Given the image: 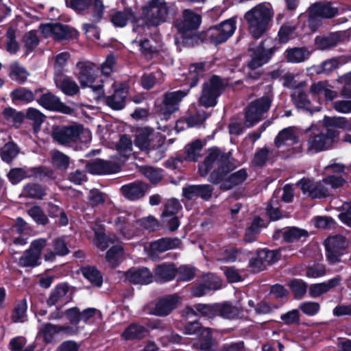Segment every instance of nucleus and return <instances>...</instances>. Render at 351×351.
Wrapping results in <instances>:
<instances>
[{
    "label": "nucleus",
    "mask_w": 351,
    "mask_h": 351,
    "mask_svg": "<svg viewBox=\"0 0 351 351\" xmlns=\"http://www.w3.org/2000/svg\"><path fill=\"white\" fill-rule=\"evenodd\" d=\"M274 14L271 5L265 2L256 5L245 13L243 18L253 38H260L269 30Z\"/></svg>",
    "instance_id": "f257e3e1"
},
{
    "label": "nucleus",
    "mask_w": 351,
    "mask_h": 351,
    "mask_svg": "<svg viewBox=\"0 0 351 351\" xmlns=\"http://www.w3.org/2000/svg\"><path fill=\"white\" fill-rule=\"evenodd\" d=\"M234 167L230 154H223L218 149L213 148L210 149L208 156L199 166V171L202 176H205L212 168H215L210 176V181L218 184Z\"/></svg>",
    "instance_id": "f03ea898"
},
{
    "label": "nucleus",
    "mask_w": 351,
    "mask_h": 351,
    "mask_svg": "<svg viewBox=\"0 0 351 351\" xmlns=\"http://www.w3.org/2000/svg\"><path fill=\"white\" fill-rule=\"evenodd\" d=\"M117 231L119 236H114L112 238L107 236L104 232L103 225L95 223L93 227L95 232L94 244L101 250H105L110 243L118 241L120 237L130 239L135 235L133 225L128 221L125 216H119L114 219Z\"/></svg>",
    "instance_id": "7ed1b4c3"
},
{
    "label": "nucleus",
    "mask_w": 351,
    "mask_h": 351,
    "mask_svg": "<svg viewBox=\"0 0 351 351\" xmlns=\"http://www.w3.org/2000/svg\"><path fill=\"white\" fill-rule=\"evenodd\" d=\"M173 13V6L165 0H151L143 8L144 20L151 26H157L166 22Z\"/></svg>",
    "instance_id": "20e7f679"
},
{
    "label": "nucleus",
    "mask_w": 351,
    "mask_h": 351,
    "mask_svg": "<svg viewBox=\"0 0 351 351\" xmlns=\"http://www.w3.org/2000/svg\"><path fill=\"white\" fill-rule=\"evenodd\" d=\"M272 100L273 95L269 90L263 97L252 101L246 109L244 125L250 128L261 121L269 110Z\"/></svg>",
    "instance_id": "39448f33"
},
{
    "label": "nucleus",
    "mask_w": 351,
    "mask_h": 351,
    "mask_svg": "<svg viewBox=\"0 0 351 351\" xmlns=\"http://www.w3.org/2000/svg\"><path fill=\"white\" fill-rule=\"evenodd\" d=\"M54 139L62 145H71L76 142L86 143L91 140V133L80 125L64 127L53 133Z\"/></svg>",
    "instance_id": "423d86ee"
},
{
    "label": "nucleus",
    "mask_w": 351,
    "mask_h": 351,
    "mask_svg": "<svg viewBox=\"0 0 351 351\" xmlns=\"http://www.w3.org/2000/svg\"><path fill=\"white\" fill-rule=\"evenodd\" d=\"M335 137V132L328 128L311 134L306 140V152L315 154L329 149L334 143Z\"/></svg>",
    "instance_id": "0eeeda50"
},
{
    "label": "nucleus",
    "mask_w": 351,
    "mask_h": 351,
    "mask_svg": "<svg viewBox=\"0 0 351 351\" xmlns=\"http://www.w3.org/2000/svg\"><path fill=\"white\" fill-rule=\"evenodd\" d=\"M77 66L79 69L77 79L82 88L89 87L93 92H99L102 89L103 81L97 75L93 64L80 62Z\"/></svg>",
    "instance_id": "6e6552de"
},
{
    "label": "nucleus",
    "mask_w": 351,
    "mask_h": 351,
    "mask_svg": "<svg viewBox=\"0 0 351 351\" xmlns=\"http://www.w3.org/2000/svg\"><path fill=\"white\" fill-rule=\"evenodd\" d=\"M236 28V21L233 19H229L218 25L210 27L207 32V37L210 43L219 45L226 42L231 37Z\"/></svg>",
    "instance_id": "1a4fd4ad"
},
{
    "label": "nucleus",
    "mask_w": 351,
    "mask_h": 351,
    "mask_svg": "<svg viewBox=\"0 0 351 351\" xmlns=\"http://www.w3.org/2000/svg\"><path fill=\"white\" fill-rule=\"evenodd\" d=\"M223 90V84L220 78L213 76L204 84L202 93L199 98L200 104L206 107L213 106L216 104V99Z\"/></svg>",
    "instance_id": "9d476101"
},
{
    "label": "nucleus",
    "mask_w": 351,
    "mask_h": 351,
    "mask_svg": "<svg viewBox=\"0 0 351 351\" xmlns=\"http://www.w3.org/2000/svg\"><path fill=\"white\" fill-rule=\"evenodd\" d=\"M271 39H266L263 41L256 50L251 55L252 59L248 64L251 69H256L267 63L272 57L273 54L278 49L276 45L270 46Z\"/></svg>",
    "instance_id": "9b49d317"
},
{
    "label": "nucleus",
    "mask_w": 351,
    "mask_h": 351,
    "mask_svg": "<svg viewBox=\"0 0 351 351\" xmlns=\"http://www.w3.org/2000/svg\"><path fill=\"white\" fill-rule=\"evenodd\" d=\"M302 193L310 197L322 198L330 195L329 186H326L324 178L318 182H314L308 178H302L297 184Z\"/></svg>",
    "instance_id": "f8f14e48"
},
{
    "label": "nucleus",
    "mask_w": 351,
    "mask_h": 351,
    "mask_svg": "<svg viewBox=\"0 0 351 351\" xmlns=\"http://www.w3.org/2000/svg\"><path fill=\"white\" fill-rule=\"evenodd\" d=\"M136 146L143 151L154 149L163 143L161 135L145 128L139 130L134 141Z\"/></svg>",
    "instance_id": "ddd939ff"
},
{
    "label": "nucleus",
    "mask_w": 351,
    "mask_h": 351,
    "mask_svg": "<svg viewBox=\"0 0 351 351\" xmlns=\"http://www.w3.org/2000/svg\"><path fill=\"white\" fill-rule=\"evenodd\" d=\"M339 9L330 3H316L310 7L308 10L309 25L313 28V23L317 18L330 19L338 14Z\"/></svg>",
    "instance_id": "4468645a"
},
{
    "label": "nucleus",
    "mask_w": 351,
    "mask_h": 351,
    "mask_svg": "<svg viewBox=\"0 0 351 351\" xmlns=\"http://www.w3.org/2000/svg\"><path fill=\"white\" fill-rule=\"evenodd\" d=\"M348 246V242L344 237L336 235L328 237L325 241L326 256L330 262L339 260L342 252Z\"/></svg>",
    "instance_id": "2eb2a0df"
},
{
    "label": "nucleus",
    "mask_w": 351,
    "mask_h": 351,
    "mask_svg": "<svg viewBox=\"0 0 351 351\" xmlns=\"http://www.w3.org/2000/svg\"><path fill=\"white\" fill-rule=\"evenodd\" d=\"M38 104L44 108L53 111H58L66 114H71L73 110L61 102L60 99L50 92L43 94L37 99Z\"/></svg>",
    "instance_id": "dca6fc26"
},
{
    "label": "nucleus",
    "mask_w": 351,
    "mask_h": 351,
    "mask_svg": "<svg viewBox=\"0 0 351 351\" xmlns=\"http://www.w3.org/2000/svg\"><path fill=\"white\" fill-rule=\"evenodd\" d=\"M189 90H177L167 93L165 95L163 99V108L162 114L165 119H167L169 116L178 110L180 101L187 95Z\"/></svg>",
    "instance_id": "f3484780"
},
{
    "label": "nucleus",
    "mask_w": 351,
    "mask_h": 351,
    "mask_svg": "<svg viewBox=\"0 0 351 351\" xmlns=\"http://www.w3.org/2000/svg\"><path fill=\"white\" fill-rule=\"evenodd\" d=\"M201 23V16L191 10H184L182 19L176 21L175 26L180 32L185 33L199 27Z\"/></svg>",
    "instance_id": "a211bd4d"
},
{
    "label": "nucleus",
    "mask_w": 351,
    "mask_h": 351,
    "mask_svg": "<svg viewBox=\"0 0 351 351\" xmlns=\"http://www.w3.org/2000/svg\"><path fill=\"white\" fill-rule=\"evenodd\" d=\"M178 239L163 238L152 242L149 245L148 256L152 260H156L158 254L169 250L176 249L180 245Z\"/></svg>",
    "instance_id": "6ab92c4d"
},
{
    "label": "nucleus",
    "mask_w": 351,
    "mask_h": 351,
    "mask_svg": "<svg viewBox=\"0 0 351 351\" xmlns=\"http://www.w3.org/2000/svg\"><path fill=\"white\" fill-rule=\"evenodd\" d=\"M180 303V298L177 294L168 295L160 300L152 309V314L157 316L169 315Z\"/></svg>",
    "instance_id": "aec40b11"
},
{
    "label": "nucleus",
    "mask_w": 351,
    "mask_h": 351,
    "mask_svg": "<svg viewBox=\"0 0 351 351\" xmlns=\"http://www.w3.org/2000/svg\"><path fill=\"white\" fill-rule=\"evenodd\" d=\"M213 191V189L209 184L189 185L182 189V195L188 200L197 197L208 200L210 198Z\"/></svg>",
    "instance_id": "412c9836"
},
{
    "label": "nucleus",
    "mask_w": 351,
    "mask_h": 351,
    "mask_svg": "<svg viewBox=\"0 0 351 351\" xmlns=\"http://www.w3.org/2000/svg\"><path fill=\"white\" fill-rule=\"evenodd\" d=\"M86 171L92 174H110L119 171L120 167L112 161L96 159L86 166Z\"/></svg>",
    "instance_id": "4be33fe9"
},
{
    "label": "nucleus",
    "mask_w": 351,
    "mask_h": 351,
    "mask_svg": "<svg viewBox=\"0 0 351 351\" xmlns=\"http://www.w3.org/2000/svg\"><path fill=\"white\" fill-rule=\"evenodd\" d=\"M125 280L133 284L148 285L153 280L151 271L146 267L130 269L123 272Z\"/></svg>",
    "instance_id": "5701e85b"
},
{
    "label": "nucleus",
    "mask_w": 351,
    "mask_h": 351,
    "mask_svg": "<svg viewBox=\"0 0 351 351\" xmlns=\"http://www.w3.org/2000/svg\"><path fill=\"white\" fill-rule=\"evenodd\" d=\"M68 287L66 285H59L52 290L47 303L48 306L57 305L62 306L67 304L70 298L67 295Z\"/></svg>",
    "instance_id": "b1692460"
},
{
    "label": "nucleus",
    "mask_w": 351,
    "mask_h": 351,
    "mask_svg": "<svg viewBox=\"0 0 351 351\" xmlns=\"http://www.w3.org/2000/svg\"><path fill=\"white\" fill-rule=\"evenodd\" d=\"M298 136L293 127H289L281 130L275 138V145L281 148L284 146H292L298 143Z\"/></svg>",
    "instance_id": "393cba45"
},
{
    "label": "nucleus",
    "mask_w": 351,
    "mask_h": 351,
    "mask_svg": "<svg viewBox=\"0 0 351 351\" xmlns=\"http://www.w3.org/2000/svg\"><path fill=\"white\" fill-rule=\"evenodd\" d=\"M127 95L128 88L126 85L121 84L119 88L115 89L113 95L106 98V104L114 110H121L125 106Z\"/></svg>",
    "instance_id": "a878e982"
},
{
    "label": "nucleus",
    "mask_w": 351,
    "mask_h": 351,
    "mask_svg": "<svg viewBox=\"0 0 351 351\" xmlns=\"http://www.w3.org/2000/svg\"><path fill=\"white\" fill-rule=\"evenodd\" d=\"M147 189V185L141 182L130 183L121 188L123 196L130 200H136L143 197Z\"/></svg>",
    "instance_id": "bb28decb"
},
{
    "label": "nucleus",
    "mask_w": 351,
    "mask_h": 351,
    "mask_svg": "<svg viewBox=\"0 0 351 351\" xmlns=\"http://www.w3.org/2000/svg\"><path fill=\"white\" fill-rule=\"evenodd\" d=\"M341 280L339 276H336L322 283L313 284L308 288V293L311 298H317L339 285Z\"/></svg>",
    "instance_id": "cd10ccee"
},
{
    "label": "nucleus",
    "mask_w": 351,
    "mask_h": 351,
    "mask_svg": "<svg viewBox=\"0 0 351 351\" xmlns=\"http://www.w3.org/2000/svg\"><path fill=\"white\" fill-rule=\"evenodd\" d=\"M311 92L313 95L319 98L324 97L327 100H332L335 99L337 93L331 89V87L325 82H319L311 85Z\"/></svg>",
    "instance_id": "c85d7f7f"
},
{
    "label": "nucleus",
    "mask_w": 351,
    "mask_h": 351,
    "mask_svg": "<svg viewBox=\"0 0 351 351\" xmlns=\"http://www.w3.org/2000/svg\"><path fill=\"white\" fill-rule=\"evenodd\" d=\"M177 273V269L172 263H162L158 265L155 270V277L159 281H170L174 278Z\"/></svg>",
    "instance_id": "c756f323"
},
{
    "label": "nucleus",
    "mask_w": 351,
    "mask_h": 351,
    "mask_svg": "<svg viewBox=\"0 0 351 351\" xmlns=\"http://www.w3.org/2000/svg\"><path fill=\"white\" fill-rule=\"evenodd\" d=\"M56 86L67 95H74L79 92V87L76 82L68 77L57 75L55 77Z\"/></svg>",
    "instance_id": "7c9ffc66"
},
{
    "label": "nucleus",
    "mask_w": 351,
    "mask_h": 351,
    "mask_svg": "<svg viewBox=\"0 0 351 351\" xmlns=\"http://www.w3.org/2000/svg\"><path fill=\"white\" fill-rule=\"evenodd\" d=\"M201 341L195 342L193 347L203 351H215L216 346L212 339L210 329L209 328H202L201 330Z\"/></svg>",
    "instance_id": "2f4dec72"
},
{
    "label": "nucleus",
    "mask_w": 351,
    "mask_h": 351,
    "mask_svg": "<svg viewBox=\"0 0 351 351\" xmlns=\"http://www.w3.org/2000/svg\"><path fill=\"white\" fill-rule=\"evenodd\" d=\"M134 20V13L129 8L123 11H116L110 16V21L113 25L118 27H123L129 21H133Z\"/></svg>",
    "instance_id": "473e14b6"
},
{
    "label": "nucleus",
    "mask_w": 351,
    "mask_h": 351,
    "mask_svg": "<svg viewBox=\"0 0 351 351\" xmlns=\"http://www.w3.org/2000/svg\"><path fill=\"white\" fill-rule=\"evenodd\" d=\"M310 56V52L304 47H295L286 51V59L291 63H300L305 61Z\"/></svg>",
    "instance_id": "72a5a7b5"
},
{
    "label": "nucleus",
    "mask_w": 351,
    "mask_h": 351,
    "mask_svg": "<svg viewBox=\"0 0 351 351\" xmlns=\"http://www.w3.org/2000/svg\"><path fill=\"white\" fill-rule=\"evenodd\" d=\"M38 91L39 90L37 89L34 93L29 89L21 87L12 90L10 93V97L13 101H20L24 104H29L34 100L35 95Z\"/></svg>",
    "instance_id": "f704fd0d"
},
{
    "label": "nucleus",
    "mask_w": 351,
    "mask_h": 351,
    "mask_svg": "<svg viewBox=\"0 0 351 351\" xmlns=\"http://www.w3.org/2000/svg\"><path fill=\"white\" fill-rule=\"evenodd\" d=\"M291 97L298 108L304 110H311V102L308 99L306 92L301 87L295 88L291 94Z\"/></svg>",
    "instance_id": "c9c22d12"
},
{
    "label": "nucleus",
    "mask_w": 351,
    "mask_h": 351,
    "mask_svg": "<svg viewBox=\"0 0 351 351\" xmlns=\"http://www.w3.org/2000/svg\"><path fill=\"white\" fill-rule=\"evenodd\" d=\"M247 173L245 169H240L238 171L231 174L228 178L223 181L220 188L225 190H229L232 187L243 183L247 178Z\"/></svg>",
    "instance_id": "e433bc0d"
},
{
    "label": "nucleus",
    "mask_w": 351,
    "mask_h": 351,
    "mask_svg": "<svg viewBox=\"0 0 351 351\" xmlns=\"http://www.w3.org/2000/svg\"><path fill=\"white\" fill-rule=\"evenodd\" d=\"M78 32L75 29L59 23L54 24L53 39L62 40L75 38Z\"/></svg>",
    "instance_id": "4c0bfd02"
},
{
    "label": "nucleus",
    "mask_w": 351,
    "mask_h": 351,
    "mask_svg": "<svg viewBox=\"0 0 351 351\" xmlns=\"http://www.w3.org/2000/svg\"><path fill=\"white\" fill-rule=\"evenodd\" d=\"M340 41V34H331L328 36H317L315 38L317 47L321 50H326L334 47Z\"/></svg>",
    "instance_id": "58836bf2"
},
{
    "label": "nucleus",
    "mask_w": 351,
    "mask_h": 351,
    "mask_svg": "<svg viewBox=\"0 0 351 351\" xmlns=\"http://www.w3.org/2000/svg\"><path fill=\"white\" fill-rule=\"evenodd\" d=\"M10 72L9 73L10 77L20 84H23L26 82L29 73L28 71L19 62H15L10 66Z\"/></svg>",
    "instance_id": "ea45409f"
},
{
    "label": "nucleus",
    "mask_w": 351,
    "mask_h": 351,
    "mask_svg": "<svg viewBox=\"0 0 351 351\" xmlns=\"http://www.w3.org/2000/svg\"><path fill=\"white\" fill-rule=\"evenodd\" d=\"M146 329L140 325L131 324L121 334V337L125 340H132L134 339H141L145 336Z\"/></svg>",
    "instance_id": "a19ab883"
},
{
    "label": "nucleus",
    "mask_w": 351,
    "mask_h": 351,
    "mask_svg": "<svg viewBox=\"0 0 351 351\" xmlns=\"http://www.w3.org/2000/svg\"><path fill=\"white\" fill-rule=\"evenodd\" d=\"M275 156L276 152L273 149L264 147L256 151L253 162L256 166L262 167Z\"/></svg>",
    "instance_id": "79ce46f5"
},
{
    "label": "nucleus",
    "mask_w": 351,
    "mask_h": 351,
    "mask_svg": "<svg viewBox=\"0 0 351 351\" xmlns=\"http://www.w3.org/2000/svg\"><path fill=\"white\" fill-rule=\"evenodd\" d=\"M19 148L12 142H9L3 145L1 149L0 156L3 161L10 163L19 154Z\"/></svg>",
    "instance_id": "37998d69"
},
{
    "label": "nucleus",
    "mask_w": 351,
    "mask_h": 351,
    "mask_svg": "<svg viewBox=\"0 0 351 351\" xmlns=\"http://www.w3.org/2000/svg\"><path fill=\"white\" fill-rule=\"evenodd\" d=\"M203 147V143L199 140H195L191 143L188 144L185 148V160L189 161H196L200 156V152Z\"/></svg>",
    "instance_id": "c03bdc74"
},
{
    "label": "nucleus",
    "mask_w": 351,
    "mask_h": 351,
    "mask_svg": "<svg viewBox=\"0 0 351 351\" xmlns=\"http://www.w3.org/2000/svg\"><path fill=\"white\" fill-rule=\"evenodd\" d=\"M39 333L43 337L45 342L51 343L57 335H60L58 325L49 323L44 324L40 326Z\"/></svg>",
    "instance_id": "a18cd8bd"
},
{
    "label": "nucleus",
    "mask_w": 351,
    "mask_h": 351,
    "mask_svg": "<svg viewBox=\"0 0 351 351\" xmlns=\"http://www.w3.org/2000/svg\"><path fill=\"white\" fill-rule=\"evenodd\" d=\"M82 272L84 278L89 280L92 284L97 287L101 286L103 282L102 276L95 267H84L82 268Z\"/></svg>",
    "instance_id": "49530a36"
},
{
    "label": "nucleus",
    "mask_w": 351,
    "mask_h": 351,
    "mask_svg": "<svg viewBox=\"0 0 351 351\" xmlns=\"http://www.w3.org/2000/svg\"><path fill=\"white\" fill-rule=\"evenodd\" d=\"M204 71L202 63L193 64L189 66L186 80L190 87H193L197 84L199 77L202 75Z\"/></svg>",
    "instance_id": "de8ad7c7"
},
{
    "label": "nucleus",
    "mask_w": 351,
    "mask_h": 351,
    "mask_svg": "<svg viewBox=\"0 0 351 351\" xmlns=\"http://www.w3.org/2000/svg\"><path fill=\"white\" fill-rule=\"evenodd\" d=\"M123 258V249L121 245L111 247L106 253V261L112 267L117 266Z\"/></svg>",
    "instance_id": "09e8293b"
},
{
    "label": "nucleus",
    "mask_w": 351,
    "mask_h": 351,
    "mask_svg": "<svg viewBox=\"0 0 351 351\" xmlns=\"http://www.w3.org/2000/svg\"><path fill=\"white\" fill-rule=\"evenodd\" d=\"M163 80V73L160 71H157L149 75H144L141 79V84L144 88L150 89L156 84L162 82Z\"/></svg>",
    "instance_id": "8fccbe9b"
},
{
    "label": "nucleus",
    "mask_w": 351,
    "mask_h": 351,
    "mask_svg": "<svg viewBox=\"0 0 351 351\" xmlns=\"http://www.w3.org/2000/svg\"><path fill=\"white\" fill-rule=\"evenodd\" d=\"M23 41L25 54L28 55L38 46L39 38L36 32L30 31L24 35Z\"/></svg>",
    "instance_id": "3c124183"
},
{
    "label": "nucleus",
    "mask_w": 351,
    "mask_h": 351,
    "mask_svg": "<svg viewBox=\"0 0 351 351\" xmlns=\"http://www.w3.org/2000/svg\"><path fill=\"white\" fill-rule=\"evenodd\" d=\"M263 220L260 217H255L250 227H249L245 234V241L252 242L256 240L262 227Z\"/></svg>",
    "instance_id": "603ef678"
},
{
    "label": "nucleus",
    "mask_w": 351,
    "mask_h": 351,
    "mask_svg": "<svg viewBox=\"0 0 351 351\" xmlns=\"http://www.w3.org/2000/svg\"><path fill=\"white\" fill-rule=\"evenodd\" d=\"M181 207L180 202L177 199H169L165 205V209L162 214V219L167 221L168 220V217L176 216Z\"/></svg>",
    "instance_id": "864d4df0"
},
{
    "label": "nucleus",
    "mask_w": 351,
    "mask_h": 351,
    "mask_svg": "<svg viewBox=\"0 0 351 351\" xmlns=\"http://www.w3.org/2000/svg\"><path fill=\"white\" fill-rule=\"evenodd\" d=\"M3 114L5 119L15 127H18L24 119L23 113L17 112L12 108H5L3 110Z\"/></svg>",
    "instance_id": "5fc2aeb1"
},
{
    "label": "nucleus",
    "mask_w": 351,
    "mask_h": 351,
    "mask_svg": "<svg viewBox=\"0 0 351 351\" xmlns=\"http://www.w3.org/2000/svg\"><path fill=\"white\" fill-rule=\"evenodd\" d=\"M132 143V140L126 135H123L120 137L116 147L119 154L126 158L131 154Z\"/></svg>",
    "instance_id": "6e6d98bb"
},
{
    "label": "nucleus",
    "mask_w": 351,
    "mask_h": 351,
    "mask_svg": "<svg viewBox=\"0 0 351 351\" xmlns=\"http://www.w3.org/2000/svg\"><path fill=\"white\" fill-rule=\"evenodd\" d=\"M39 258L40 257L29 250H27L19 258V264L25 267H33L38 265Z\"/></svg>",
    "instance_id": "4d7b16f0"
},
{
    "label": "nucleus",
    "mask_w": 351,
    "mask_h": 351,
    "mask_svg": "<svg viewBox=\"0 0 351 351\" xmlns=\"http://www.w3.org/2000/svg\"><path fill=\"white\" fill-rule=\"evenodd\" d=\"M141 172L152 184H157L162 178V171L152 167H143L141 169Z\"/></svg>",
    "instance_id": "13d9d810"
},
{
    "label": "nucleus",
    "mask_w": 351,
    "mask_h": 351,
    "mask_svg": "<svg viewBox=\"0 0 351 351\" xmlns=\"http://www.w3.org/2000/svg\"><path fill=\"white\" fill-rule=\"evenodd\" d=\"M195 309L198 313V315H201L208 318H212L217 315V304H195Z\"/></svg>",
    "instance_id": "bf43d9fd"
},
{
    "label": "nucleus",
    "mask_w": 351,
    "mask_h": 351,
    "mask_svg": "<svg viewBox=\"0 0 351 351\" xmlns=\"http://www.w3.org/2000/svg\"><path fill=\"white\" fill-rule=\"evenodd\" d=\"M282 234L285 241L287 242H293L302 237H306L308 236V232L302 229L291 228L289 230H285L282 232Z\"/></svg>",
    "instance_id": "052dcab7"
},
{
    "label": "nucleus",
    "mask_w": 351,
    "mask_h": 351,
    "mask_svg": "<svg viewBox=\"0 0 351 351\" xmlns=\"http://www.w3.org/2000/svg\"><path fill=\"white\" fill-rule=\"evenodd\" d=\"M28 172L23 168H13L8 173V178L12 184H16L29 177Z\"/></svg>",
    "instance_id": "680f3d73"
},
{
    "label": "nucleus",
    "mask_w": 351,
    "mask_h": 351,
    "mask_svg": "<svg viewBox=\"0 0 351 351\" xmlns=\"http://www.w3.org/2000/svg\"><path fill=\"white\" fill-rule=\"evenodd\" d=\"M289 286L294 293L295 297L301 298L306 292L307 285L302 280L294 279L289 282Z\"/></svg>",
    "instance_id": "e2e57ef3"
},
{
    "label": "nucleus",
    "mask_w": 351,
    "mask_h": 351,
    "mask_svg": "<svg viewBox=\"0 0 351 351\" xmlns=\"http://www.w3.org/2000/svg\"><path fill=\"white\" fill-rule=\"evenodd\" d=\"M24 193L31 197L42 199L45 195V189L36 184H28L24 186Z\"/></svg>",
    "instance_id": "0e129e2a"
},
{
    "label": "nucleus",
    "mask_w": 351,
    "mask_h": 351,
    "mask_svg": "<svg viewBox=\"0 0 351 351\" xmlns=\"http://www.w3.org/2000/svg\"><path fill=\"white\" fill-rule=\"evenodd\" d=\"M348 120L343 117H324L323 123L327 127H336L346 130Z\"/></svg>",
    "instance_id": "69168bd1"
},
{
    "label": "nucleus",
    "mask_w": 351,
    "mask_h": 351,
    "mask_svg": "<svg viewBox=\"0 0 351 351\" xmlns=\"http://www.w3.org/2000/svg\"><path fill=\"white\" fill-rule=\"evenodd\" d=\"M52 161L55 167L61 169H66L69 165V158L59 151L53 153Z\"/></svg>",
    "instance_id": "338daca9"
},
{
    "label": "nucleus",
    "mask_w": 351,
    "mask_h": 351,
    "mask_svg": "<svg viewBox=\"0 0 351 351\" xmlns=\"http://www.w3.org/2000/svg\"><path fill=\"white\" fill-rule=\"evenodd\" d=\"M27 213L38 224L45 225L48 223L47 217L39 206H33Z\"/></svg>",
    "instance_id": "774afa93"
}]
</instances>
